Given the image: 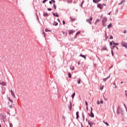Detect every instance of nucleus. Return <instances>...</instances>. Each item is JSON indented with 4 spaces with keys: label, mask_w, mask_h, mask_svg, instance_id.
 Returning a JSON list of instances; mask_svg holds the SVG:
<instances>
[{
    "label": "nucleus",
    "mask_w": 127,
    "mask_h": 127,
    "mask_svg": "<svg viewBox=\"0 0 127 127\" xmlns=\"http://www.w3.org/2000/svg\"><path fill=\"white\" fill-rule=\"evenodd\" d=\"M105 39H106V40H107V39H108V38H109V36H107L106 33H105Z\"/></svg>",
    "instance_id": "nucleus-26"
},
{
    "label": "nucleus",
    "mask_w": 127,
    "mask_h": 127,
    "mask_svg": "<svg viewBox=\"0 0 127 127\" xmlns=\"http://www.w3.org/2000/svg\"><path fill=\"white\" fill-rule=\"evenodd\" d=\"M113 65H111V67L109 68V70H110V69H111V68H113Z\"/></svg>",
    "instance_id": "nucleus-50"
},
{
    "label": "nucleus",
    "mask_w": 127,
    "mask_h": 127,
    "mask_svg": "<svg viewBox=\"0 0 127 127\" xmlns=\"http://www.w3.org/2000/svg\"><path fill=\"white\" fill-rule=\"evenodd\" d=\"M125 94H126V95L127 96V90L125 91Z\"/></svg>",
    "instance_id": "nucleus-59"
},
{
    "label": "nucleus",
    "mask_w": 127,
    "mask_h": 127,
    "mask_svg": "<svg viewBox=\"0 0 127 127\" xmlns=\"http://www.w3.org/2000/svg\"><path fill=\"white\" fill-rule=\"evenodd\" d=\"M68 76L69 78H71V73L69 72L68 73Z\"/></svg>",
    "instance_id": "nucleus-35"
},
{
    "label": "nucleus",
    "mask_w": 127,
    "mask_h": 127,
    "mask_svg": "<svg viewBox=\"0 0 127 127\" xmlns=\"http://www.w3.org/2000/svg\"><path fill=\"white\" fill-rule=\"evenodd\" d=\"M103 123H104V124H105V125H106V126H109V124H108V123L105 122H103Z\"/></svg>",
    "instance_id": "nucleus-41"
},
{
    "label": "nucleus",
    "mask_w": 127,
    "mask_h": 127,
    "mask_svg": "<svg viewBox=\"0 0 127 127\" xmlns=\"http://www.w3.org/2000/svg\"><path fill=\"white\" fill-rule=\"evenodd\" d=\"M48 0H43L42 3H45L46 2V1H47Z\"/></svg>",
    "instance_id": "nucleus-36"
},
{
    "label": "nucleus",
    "mask_w": 127,
    "mask_h": 127,
    "mask_svg": "<svg viewBox=\"0 0 127 127\" xmlns=\"http://www.w3.org/2000/svg\"><path fill=\"white\" fill-rule=\"evenodd\" d=\"M9 126H10V127H13L12 124H11V123L9 124Z\"/></svg>",
    "instance_id": "nucleus-44"
},
{
    "label": "nucleus",
    "mask_w": 127,
    "mask_h": 127,
    "mask_svg": "<svg viewBox=\"0 0 127 127\" xmlns=\"http://www.w3.org/2000/svg\"><path fill=\"white\" fill-rule=\"evenodd\" d=\"M124 33H127V30L124 31Z\"/></svg>",
    "instance_id": "nucleus-61"
},
{
    "label": "nucleus",
    "mask_w": 127,
    "mask_h": 127,
    "mask_svg": "<svg viewBox=\"0 0 127 127\" xmlns=\"http://www.w3.org/2000/svg\"><path fill=\"white\" fill-rule=\"evenodd\" d=\"M103 89H104V86H102V85L100 86V89L101 90H103Z\"/></svg>",
    "instance_id": "nucleus-31"
},
{
    "label": "nucleus",
    "mask_w": 127,
    "mask_h": 127,
    "mask_svg": "<svg viewBox=\"0 0 127 127\" xmlns=\"http://www.w3.org/2000/svg\"><path fill=\"white\" fill-rule=\"evenodd\" d=\"M91 112H93V108L92 107L90 108Z\"/></svg>",
    "instance_id": "nucleus-55"
},
{
    "label": "nucleus",
    "mask_w": 127,
    "mask_h": 127,
    "mask_svg": "<svg viewBox=\"0 0 127 127\" xmlns=\"http://www.w3.org/2000/svg\"><path fill=\"white\" fill-rule=\"evenodd\" d=\"M99 1H101V0H93V2L94 3H98Z\"/></svg>",
    "instance_id": "nucleus-10"
},
{
    "label": "nucleus",
    "mask_w": 127,
    "mask_h": 127,
    "mask_svg": "<svg viewBox=\"0 0 127 127\" xmlns=\"http://www.w3.org/2000/svg\"><path fill=\"white\" fill-rule=\"evenodd\" d=\"M8 99L9 102H11V103H13V101L12 100H10V98H8Z\"/></svg>",
    "instance_id": "nucleus-37"
},
{
    "label": "nucleus",
    "mask_w": 127,
    "mask_h": 127,
    "mask_svg": "<svg viewBox=\"0 0 127 127\" xmlns=\"http://www.w3.org/2000/svg\"><path fill=\"white\" fill-rule=\"evenodd\" d=\"M112 42H113L114 45H119V43H116L114 42V41H112Z\"/></svg>",
    "instance_id": "nucleus-29"
},
{
    "label": "nucleus",
    "mask_w": 127,
    "mask_h": 127,
    "mask_svg": "<svg viewBox=\"0 0 127 127\" xmlns=\"http://www.w3.org/2000/svg\"><path fill=\"white\" fill-rule=\"evenodd\" d=\"M12 92H13V91H12V90L11 89V90H10V93H12Z\"/></svg>",
    "instance_id": "nucleus-58"
},
{
    "label": "nucleus",
    "mask_w": 127,
    "mask_h": 127,
    "mask_svg": "<svg viewBox=\"0 0 127 127\" xmlns=\"http://www.w3.org/2000/svg\"><path fill=\"white\" fill-rule=\"evenodd\" d=\"M112 23H110L108 25V28H111V27H112Z\"/></svg>",
    "instance_id": "nucleus-24"
},
{
    "label": "nucleus",
    "mask_w": 127,
    "mask_h": 127,
    "mask_svg": "<svg viewBox=\"0 0 127 127\" xmlns=\"http://www.w3.org/2000/svg\"><path fill=\"white\" fill-rule=\"evenodd\" d=\"M111 53H112V56H114V51H113V50H112L111 51Z\"/></svg>",
    "instance_id": "nucleus-42"
},
{
    "label": "nucleus",
    "mask_w": 127,
    "mask_h": 127,
    "mask_svg": "<svg viewBox=\"0 0 127 127\" xmlns=\"http://www.w3.org/2000/svg\"><path fill=\"white\" fill-rule=\"evenodd\" d=\"M42 34H43L44 37H45V33L44 31H43Z\"/></svg>",
    "instance_id": "nucleus-43"
},
{
    "label": "nucleus",
    "mask_w": 127,
    "mask_h": 127,
    "mask_svg": "<svg viewBox=\"0 0 127 127\" xmlns=\"http://www.w3.org/2000/svg\"><path fill=\"white\" fill-rule=\"evenodd\" d=\"M1 118H2V120H3V122H5V121H6V116H5V115H2Z\"/></svg>",
    "instance_id": "nucleus-4"
},
{
    "label": "nucleus",
    "mask_w": 127,
    "mask_h": 127,
    "mask_svg": "<svg viewBox=\"0 0 127 127\" xmlns=\"http://www.w3.org/2000/svg\"><path fill=\"white\" fill-rule=\"evenodd\" d=\"M69 106H68V109L69 111H71L72 110V103H71V101L69 102Z\"/></svg>",
    "instance_id": "nucleus-7"
},
{
    "label": "nucleus",
    "mask_w": 127,
    "mask_h": 127,
    "mask_svg": "<svg viewBox=\"0 0 127 127\" xmlns=\"http://www.w3.org/2000/svg\"><path fill=\"white\" fill-rule=\"evenodd\" d=\"M11 95L13 97V98H15V95L14 94V92H11Z\"/></svg>",
    "instance_id": "nucleus-17"
},
{
    "label": "nucleus",
    "mask_w": 127,
    "mask_h": 127,
    "mask_svg": "<svg viewBox=\"0 0 127 127\" xmlns=\"http://www.w3.org/2000/svg\"><path fill=\"white\" fill-rule=\"evenodd\" d=\"M75 97V93H73L72 95H71V98L72 99H74V97Z\"/></svg>",
    "instance_id": "nucleus-28"
},
{
    "label": "nucleus",
    "mask_w": 127,
    "mask_h": 127,
    "mask_svg": "<svg viewBox=\"0 0 127 127\" xmlns=\"http://www.w3.org/2000/svg\"><path fill=\"white\" fill-rule=\"evenodd\" d=\"M125 2V0H123L120 3H118V5H121V4H123Z\"/></svg>",
    "instance_id": "nucleus-12"
},
{
    "label": "nucleus",
    "mask_w": 127,
    "mask_h": 127,
    "mask_svg": "<svg viewBox=\"0 0 127 127\" xmlns=\"http://www.w3.org/2000/svg\"><path fill=\"white\" fill-rule=\"evenodd\" d=\"M83 3H84V1H82L81 4H83Z\"/></svg>",
    "instance_id": "nucleus-64"
},
{
    "label": "nucleus",
    "mask_w": 127,
    "mask_h": 127,
    "mask_svg": "<svg viewBox=\"0 0 127 127\" xmlns=\"http://www.w3.org/2000/svg\"><path fill=\"white\" fill-rule=\"evenodd\" d=\"M100 104H103V100H101V101H100Z\"/></svg>",
    "instance_id": "nucleus-57"
},
{
    "label": "nucleus",
    "mask_w": 127,
    "mask_h": 127,
    "mask_svg": "<svg viewBox=\"0 0 127 127\" xmlns=\"http://www.w3.org/2000/svg\"><path fill=\"white\" fill-rule=\"evenodd\" d=\"M85 105H86V106H88V103L87 102V101H85Z\"/></svg>",
    "instance_id": "nucleus-48"
},
{
    "label": "nucleus",
    "mask_w": 127,
    "mask_h": 127,
    "mask_svg": "<svg viewBox=\"0 0 127 127\" xmlns=\"http://www.w3.org/2000/svg\"><path fill=\"white\" fill-rule=\"evenodd\" d=\"M76 119H79V112L77 111L76 113Z\"/></svg>",
    "instance_id": "nucleus-13"
},
{
    "label": "nucleus",
    "mask_w": 127,
    "mask_h": 127,
    "mask_svg": "<svg viewBox=\"0 0 127 127\" xmlns=\"http://www.w3.org/2000/svg\"><path fill=\"white\" fill-rule=\"evenodd\" d=\"M117 114H118V115H119V114H120V108H119V107L117 108Z\"/></svg>",
    "instance_id": "nucleus-20"
},
{
    "label": "nucleus",
    "mask_w": 127,
    "mask_h": 127,
    "mask_svg": "<svg viewBox=\"0 0 127 127\" xmlns=\"http://www.w3.org/2000/svg\"><path fill=\"white\" fill-rule=\"evenodd\" d=\"M49 3L50 4H52V1H49Z\"/></svg>",
    "instance_id": "nucleus-49"
},
{
    "label": "nucleus",
    "mask_w": 127,
    "mask_h": 127,
    "mask_svg": "<svg viewBox=\"0 0 127 127\" xmlns=\"http://www.w3.org/2000/svg\"><path fill=\"white\" fill-rule=\"evenodd\" d=\"M88 125L90 126V127H91L92 126H93V125H94V123H93V122L88 121Z\"/></svg>",
    "instance_id": "nucleus-11"
},
{
    "label": "nucleus",
    "mask_w": 127,
    "mask_h": 127,
    "mask_svg": "<svg viewBox=\"0 0 127 127\" xmlns=\"http://www.w3.org/2000/svg\"><path fill=\"white\" fill-rule=\"evenodd\" d=\"M80 62H78V63H77V64H78V65H80Z\"/></svg>",
    "instance_id": "nucleus-56"
},
{
    "label": "nucleus",
    "mask_w": 127,
    "mask_h": 127,
    "mask_svg": "<svg viewBox=\"0 0 127 127\" xmlns=\"http://www.w3.org/2000/svg\"><path fill=\"white\" fill-rule=\"evenodd\" d=\"M80 6H81V7H82V6H83V4H81Z\"/></svg>",
    "instance_id": "nucleus-62"
},
{
    "label": "nucleus",
    "mask_w": 127,
    "mask_h": 127,
    "mask_svg": "<svg viewBox=\"0 0 127 127\" xmlns=\"http://www.w3.org/2000/svg\"><path fill=\"white\" fill-rule=\"evenodd\" d=\"M97 105H100V102L99 101H97Z\"/></svg>",
    "instance_id": "nucleus-54"
},
{
    "label": "nucleus",
    "mask_w": 127,
    "mask_h": 127,
    "mask_svg": "<svg viewBox=\"0 0 127 127\" xmlns=\"http://www.w3.org/2000/svg\"><path fill=\"white\" fill-rule=\"evenodd\" d=\"M107 49V47H103V48H102L101 49V50H102V51H104V50H106Z\"/></svg>",
    "instance_id": "nucleus-19"
},
{
    "label": "nucleus",
    "mask_w": 127,
    "mask_h": 127,
    "mask_svg": "<svg viewBox=\"0 0 127 127\" xmlns=\"http://www.w3.org/2000/svg\"><path fill=\"white\" fill-rule=\"evenodd\" d=\"M100 22V20L99 19H97L95 24H97V22Z\"/></svg>",
    "instance_id": "nucleus-33"
},
{
    "label": "nucleus",
    "mask_w": 127,
    "mask_h": 127,
    "mask_svg": "<svg viewBox=\"0 0 127 127\" xmlns=\"http://www.w3.org/2000/svg\"><path fill=\"white\" fill-rule=\"evenodd\" d=\"M88 116L91 118H94L95 117L94 114L93 113V112H91L90 113H88Z\"/></svg>",
    "instance_id": "nucleus-6"
},
{
    "label": "nucleus",
    "mask_w": 127,
    "mask_h": 127,
    "mask_svg": "<svg viewBox=\"0 0 127 127\" xmlns=\"http://www.w3.org/2000/svg\"><path fill=\"white\" fill-rule=\"evenodd\" d=\"M110 77H111V75H109L108 77H107V78H103V81H107V80H108V79H109Z\"/></svg>",
    "instance_id": "nucleus-14"
},
{
    "label": "nucleus",
    "mask_w": 127,
    "mask_h": 127,
    "mask_svg": "<svg viewBox=\"0 0 127 127\" xmlns=\"http://www.w3.org/2000/svg\"><path fill=\"white\" fill-rule=\"evenodd\" d=\"M63 24H65V22L64 21H63Z\"/></svg>",
    "instance_id": "nucleus-60"
},
{
    "label": "nucleus",
    "mask_w": 127,
    "mask_h": 127,
    "mask_svg": "<svg viewBox=\"0 0 127 127\" xmlns=\"http://www.w3.org/2000/svg\"><path fill=\"white\" fill-rule=\"evenodd\" d=\"M75 32V30H70L68 31V34H72V33H74Z\"/></svg>",
    "instance_id": "nucleus-8"
},
{
    "label": "nucleus",
    "mask_w": 127,
    "mask_h": 127,
    "mask_svg": "<svg viewBox=\"0 0 127 127\" xmlns=\"http://www.w3.org/2000/svg\"><path fill=\"white\" fill-rule=\"evenodd\" d=\"M52 1H53V2H54V3H55L56 2L55 0H52Z\"/></svg>",
    "instance_id": "nucleus-51"
},
{
    "label": "nucleus",
    "mask_w": 127,
    "mask_h": 127,
    "mask_svg": "<svg viewBox=\"0 0 127 127\" xmlns=\"http://www.w3.org/2000/svg\"><path fill=\"white\" fill-rule=\"evenodd\" d=\"M89 18L90 19H86V22H88L89 24H92V22H91V21L93 20V18L92 17H90Z\"/></svg>",
    "instance_id": "nucleus-2"
},
{
    "label": "nucleus",
    "mask_w": 127,
    "mask_h": 127,
    "mask_svg": "<svg viewBox=\"0 0 127 127\" xmlns=\"http://www.w3.org/2000/svg\"><path fill=\"white\" fill-rule=\"evenodd\" d=\"M80 57H83V58H84L85 60H86V56H85V55H80Z\"/></svg>",
    "instance_id": "nucleus-23"
},
{
    "label": "nucleus",
    "mask_w": 127,
    "mask_h": 127,
    "mask_svg": "<svg viewBox=\"0 0 127 127\" xmlns=\"http://www.w3.org/2000/svg\"><path fill=\"white\" fill-rule=\"evenodd\" d=\"M9 107L10 108V109H12V105H9Z\"/></svg>",
    "instance_id": "nucleus-45"
},
{
    "label": "nucleus",
    "mask_w": 127,
    "mask_h": 127,
    "mask_svg": "<svg viewBox=\"0 0 127 127\" xmlns=\"http://www.w3.org/2000/svg\"><path fill=\"white\" fill-rule=\"evenodd\" d=\"M53 25H55V26H57L58 25V23L54 21V24H53Z\"/></svg>",
    "instance_id": "nucleus-18"
},
{
    "label": "nucleus",
    "mask_w": 127,
    "mask_h": 127,
    "mask_svg": "<svg viewBox=\"0 0 127 127\" xmlns=\"http://www.w3.org/2000/svg\"><path fill=\"white\" fill-rule=\"evenodd\" d=\"M102 5V6H103V5H104V6H106L107 5V4L103 3Z\"/></svg>",
    "instance_id": "nucleus-47"
},
{
    "label": "nucleus",
    "mask_w": 127,
    "mask_h": 127,
    "mask_svg": "<svg viewBox=\"0 0 127 127\" xmlns=\"http://www.w3.org/2000/svg\"><path fill=\"white\" fill-rule=\"evenodd\" d=\"M115 47H116L115 46H113L112 49H114V48H115Z\"/></svg>",
    "instance_id": "nucleus-52"
},
{
    "label": "nucleus",
    "mask_w": 127,
    "mask_h": 127,
    "mask_svg": "<svg viewBox=\"0 0 127 127\" xmlns=\"http://www.w3.org/2000/svg\"><path fill=\"white\" fill-rule=\"evenodd\" d=\"M44 16H49V15L47 13H44Z\"/></svg>",
    "instance_id": "nucleus-25"
},
{
    "label": "nucleus",
    "mask_w": 127,
    "mask_h": 127,
    "mask_svg": "<svg viewBox=\"0 0 127 127\" xmlns=\"http://www.w3.org/2000/svg\"><path fill=\"white\" fill-rule=\"evenodd\" d=\"M110 45H113V41L110 42Z\"/></svg>",
    "instance_id": "nucleus-46"
},
{
    "label": "nucleus",
    "mask_w": 127,
    "mask_h": 127,
    "mask_svg": "<svg viewBox=\"0 0 127 127\" xmlns=\"http://www.w3.org/2000/svg\"><path fill=\"white\" fill-rule=\"evenodd\" d=\"M82 115L83 121H85V116H84V113H82Z\"/></svg>",
    "instance_id": "nucleus-34"
},
{
    "label": "nucleus",
    "mask_w": 127,
    "mask_h": 127,
    "mask_svg": "<svg viewBox=\"0 0 127 127\" xmlns=\"http://www.w3.org/2000/svg\"><path fill=\"white\" fill-rule=\"evenodd\" d=\"M45 31L46 32H51L52 30H48V29H45Z\"/></svg>",
    "instance_id": "nucleus-15"
},
{
    "label": "nucleus",
    "mask_w": 127,
    "mask_h": 127,
    "mask_svg": "<svg viewBox=\"0 0 127 127\" xmlns=\"http://www.w3.org/2000/svg\"><path fill=\"white\" fill-rule=\"evenodd\" d=\"M111 14V12H110L109 13H108V15H110Z\"/></svg>",
    "instance_id": "nucleus-63"
},
{
    "label": "nucleus",
    "mask_w": 127,
    "mask_h": 127,
    "mask_svg": "<svg viewBox=\"0 0 127 127\" xmlns=\"http://www.w3.org/2000/svg\"><path fill=\"white\" fill-rule=\"evenodd\" d=\"M1 85H2V86H5V82H2L1 83Z\"/></svg>",
    "instance_id": "nucleus-27"
},
{
    "label": "nucleus",
    "mask_w": 127,
    "mask_h": 127,
    "mask_svg": "<svg viewBox=\"0 0 127 127\" xmlns=\"http://www.w3.org/2000/svg\"><path fill=\"white\" fill-rule=\"evenodd\" d=\"M73 0H67V2H68V3H71V2H72Z\"/></svg>",
    "instance_id": "nucleus-30"
},
{
    "label": "nucleus",
    "mask_w": 127,
    "mask_h": 127,
    "mask_svg": "<svg viewBox=\"0 0 127 127\" xmlns=\"http://www.w3.org/2000/svg\"><path fill=\"white\" fill-rule=\"evenodd\" d=\"M81 33V31H78L75 34V36H76L78 35V34H80Z\"/></svg>",
    "instance_id": "nucleus-22"
},
{
    "label": "nucleus",
    "mask_w": 127,
    "mask_h": 127,
    "mask_svg": "<svg viewBox=\"0 0 127 127\" xmlns=\"http://www.w3.org/2000/svg\"><path fill=\"white\" fill-rule=\"evenodd\" d=\"M70 20H71V21H75V20H76V18L70 17Z\"/></svg>",
    "instance_id": "nucleus-16"
},
{
    "label": "nucleus",
    "mask_w": 127,
    "mask_h": 127,
    "mask_svg": "<svg viewBox=\"0 0 127 127\" xmlns=\"http://www.w3.org/2000/svg\"><path fill=\"white\" fill-rule=\"evenodd\" d=\"M70 69H71V70L73 71V70L75 69V67H74V66H72L70 67Z\"/></svg>",
    "instance_id": "nucleus-32"
},
{
    "label": "nucleus",
    "mask_w": 127,
    "mask_h": 127,
    "mask_svg": "<svg viewBox=\"0 0 127 127\" xmlns=\"http://www.w3.org/2000/svg\"><path fill=\"white\" fill-rule=\"evenodd\" d=\"M97 7H98V8H100V9H103V8H104V7H103L101 3H98L97 4Z\"/></svg>",
    "instance_id": "nucleus-5"
},
{
    "label": "nucleus",
    "mask_w": 127,
    "mask_h": 127,
    "mask_svg": "<svg viewBox=\"0 0 127 127\" xmlns=\"http://www.w3.org/2000/svg\"><path fill=\"white\" fill-rule=\"evenodd\" d=\"M56 4H54V9H56Z\"/></svg>",
    "instance_id": "nucleus-38"
},
{
    "label": "nucleus",
    "mask_w": 127,
    "mask_h": 127,
    "mask_svg": "<svg viewBox=\"0 0 127 127\" xmlns=\"http://www.w3.org/2000/svg\"><path fill=\"white\" fill-rule=\"evenodd\" d=\"M102 25L105 27L107 26V24H106V23L107 22V17H104L102 20Z\"/></svg>",
    "instance_id": "nucleus-1"
},
{
    "label": "nucleus",
    "mask_w": 127,
    "mask_h": 127,
    "mask_svg": "<svg viewBox=\"0 0 127 127\" xmlns=\"http://www.w3.org/2000/svg\"><path fill=\"white\" fill-rule=\"evenodd\" d=\"M53 15L54 16H56V17H59V15H58V13H57V12L54 13V12H52Z\"/></svg>",
    "instance_id": "nucleus-9"
},
{
    "label": "nucleus",
    "mask_w": 127,
    "mask_h": 127,
    "mask_svg": "<svg viewBox=\"0 0 127 127\" xmlns=\"http://www.w3.org/2000/svg\"><path fill=\"white\" fill-rule=\"evenodd\" d=\"M77 83H78V84H81V79L80 78L78 79Z\"/></svg>",
    "instance_id": "nucleus-21"
},
{
    "label": "nucleus",
    "mask_w": 127,
    "mask_h": 127,
    "mask_svg": "<svg viewBox=\"0 0 127 127\" xmlns=\"http://www.w3.org/2000/svg\"><path fill=\"white\" fill-rule=\"evenodd\" d=\"M109 39H114V37H113V36H110Z\"/></svg>",
    "instance_id": "nucleus-39"
},
{
    "label": "nucleus",
    "mask_w": 127,
    "mask_h": 127,
    "mask_svg": "<svg viewBox=\"0 0 127 127\" xmlns=\"http://www.w3.org/2000/svg\"><path fill=\"white\" fill-rule=\"evenodd\" d=\"M121 44L123 47H125V48H127V44L125 41H122Z\"/></svg>",
    "instance_id": "nucleus-3"
},
{
    "label": "nucleus",
    "mask_w": 127,
    "mask_h": 127,
    "mask_svg": "<svg viewBox=\"0 0 127 127\" xmlns=\"http://www.w3.org/2000/svg\"><path fill=\"white\" fill-rule=\"evenodd\" d=\"M81 127H84V126L83 125L82 123H81Z\"/></svg>",
    "instance_id": "nucleus-53"
},
{
    "label": "nucleus",
    "mask_w": 127,
    "mask_h": 127,
    "mask_svg": "<svg viewBox=\"0 0 127 127\" xmlns=\"http://www.w3.org/2000/svg\"><path fill=\"white\" fill-rule=\"evenodd\" d=\"M48 10H49V11H51V10H52V9L51 8H48Z\"/></svg>",
    "instance_id": "nucleus-40"
}]
</instances>
